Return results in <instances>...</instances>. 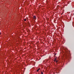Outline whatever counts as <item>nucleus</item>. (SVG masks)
I'll return each mask as SVG.
<instances>
[{
	"label": "nucleus",
	"mask_w": 74,
	"mask_h": 74,
	"mask_svg": "<svg viewBox=\"0 0 74 74\" xmlns=\"http://www.w3.org/2000/svg\"><path fill=\"white\" fill-rule=\"evenodd\" d=\"M38 70H40V69H38Z\"/></svg>",
	"instance_id": "7"
},
{
	"label": "nucleus",
	"mask_w": 74,
	"mask_h": 74,
	"mask_svg": "<svg viewBox=\"0 0 74 74\" xmlns=\"http://www.w3.org/2000/svg\"><path fill=\"white\" fill-rule=\"evenodd\" d=\"M59 5H58L57 6V7H59Z\"/></svg>",
	"instance_id": "6"
},
{
	"label": "nucleus",
	"mask_w": 74,
	"mask_h": 74,
	"mask_svg": "<svg viewBox=\"0 0 74 74\" xmlns=\"http://www.w3.org/2000/svg\"><path fill=\"white\" fill-rule=\"evenodd\" d=\"M36 71H37V72H38V70H37Z\"/></svg>",
	"instance_id": "5"
},
{
	"label": "nucleus",
	"mask_w": 74,
	"mask_h": 74,
	"mask_svg": "<svg viewBox=\"0 0 74 74\" xmlns=\"http://www.w3.org/2000/svg\"><path fill=\"white\" fill-rule=\"evenodd\" d=\"M24 21H26V19H24Z\"/></svg>",
	"instance_id": "3"
},
{
	"label": "nucleus",
	"mask_w": 74,
	"mask_h": 74,
	"mask_svg": "<svg viewBox=\"0 0 74 74\" xmlns=\"http://www.w3.org/2000/svg\"><path fill=\"white\" fill-rule=\"evenodd\" d=\"M41 74H43V73L42 72H41Z\"/></svg>",
	"instance_id": "4"
},
{
	"label": "nucleus",
	"mask_w": 74,
	"mask_h": 74,
	"mask_svg": "<svg viewBox=\"0 0 74 74\" xmlns=\"http://www.w3.org/2000/svg\"><path fill=\"white\" fill-rule=\"evenodd\" d=\"M33 18H34V19H36V16H33Z\"/></svg>",
	"instance_id": "2"
},
{
	"label": "nucleus",
	"mask_w": 74,
	"mask_h": 74,
	"mask_svg": "<svg viewBox=\"0 0 74 74\" xmlns=\"http://www.w3.org/2000/svg\"><path fill=\"white\" fill-rule=\"evenodd\" d=\"M38 71L39 70L38 69Z\"/></svg>",
	"instance_id": "8"
},
{
	"label": "nucleus",
	"mask_w": 74,
	"mask_h": 74,
	"mask_svg": "<svg viewBox=\"0 0 74 74\" xmlns=\"http://www.w3.org/2000/svg\"><path fill=\"white\" fill-rule=\"evenodd\" d=\"M57 58H56L54 60V61L56 62V63H57L58 62V60H56Z\"/></svg>",
	"instance_id": "1"
}]
</instances>
